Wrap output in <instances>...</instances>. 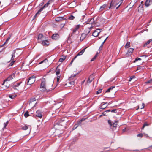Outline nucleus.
<instances>
[{"instance_id": "obj_35", "label": "nucleus", "mask_w": 152, "mask_h": 152, "mask_svg": "<svg viewBox=\"0 0 152 152\" xmlns=\"http://www.w3.org/2000/svg\"><path fill=\"white\" fill-rule=\"evenodd\" d=\"M75 18V17L73 16L72 15H70L69 17V20H74Z\"/></svg>"}, {"instance_id": "obj_34", "label": "nucleus", "mask_w": 152, "mask_h": 152, "mask_svg": "<svg viewBox=\"0 0 152 152\" xmlns=\"http://www.w3.org/2000/svg\"><path fill=\"white\" fill-rule=\"evenodd\" d=\"M60 126H61V125H60L58 124H56L54 125V128L55 129H57V128H59Z\"/></svg>"}, {"instance_id": "obj_19", "label": "nucleus", "mask_w": 152, "mask_h": 152, "mask_svg": "<svg viewBox=\"0 0 152 152\" xmlns=\"http://www.w3.org/2000/svg\"><path fill=\"white\" fill-rule=\"evenodd\" d=\"M52 1V0H49L48 2L43 7V8H44L46 7H48Z\"/></svg>"}, {"instance_id": "obj_39", "label": "nucleus", "mask_w": 152, "mask_h": 152, "mask_svg": "<svg viewBox=\"0 0 152 152\" xmlns=\"http://www.w3.org/2000/svg\"><path fill=\"white\" fill-rule=\"evenodd\" d=\"M56 70H57V71L56 72V75L58 76V75H59V74H60V69H57Z\"/></svg>"}, {"instance_id": "obj_41", "label": "nucleus", "mask_w": 152, "mask_h": 152, "mask_svg": "<svg viewBox=\"0 0 152 152\" xmlns=\"http://www.w3.org/2000/svg\"><path fill=\"white\" fill-rule=\"evenodd\" d=\"M76 76V74H75V75H72L69 78V80H72V79H73V78L75 77Z\"/></svg>"}, {"instance_id": "obj_55", "label": "nucleus", "mask_w": 152, "mask_h": 152, "mask_svg": "<svg viewBox=\"0 0 152 152\" xmlns=\"http://www.w3.org/2000/svg\"><path fill=\"white\" fill-rule=\"evenodd\" d=\"M48 62V60L46 59H45L43 61H41L40 63V64H41V63H42L43 62Z\"/></svg>"}, {"instance_id": "obj_17", "label": "nucleus", "mask_w": 152, "mask_h": 152, "mask_svg": "<svg viewBox=\"0 0 152 152\" xmlns=\"http://www.w3.org/2000/svg\"><path fill=\"white\" fill-rule=\"evenodd\" d=\"M143 5H140L138 7V11L139 12H141L143 10Z\"/></svg>"}, {"instance_id": "obj_54", "label": "nucleus", "mask_w": 152, "mask_h": 152, "mask_svg": "<svg viewBox=\"0 0 152 152\" xmlns=\"http://www.w3.org/2000/svg\"><path fill=\"white\" fill-rule=\"evenodd\" d=\"M141 60V58H138L135 59V61H134V62H136V61H138V60Z\"/></svg>"}, {"instance_id": "obj_11", "label": "nucleus", "mask_w": 152, "mask_h": 152, "mask_svg": "<svg viewBox=\"0 0 152 152\" xmlns=\"http://www.w3.org/2000/svg\"><path fill=\"white\" fill-rule=\"evenodd\" d=\"M65 19L63 17H59L56 18L55 20L56 21L60 22Z\"/></svg>"}, {"instance_id": "obj_43", "label": "nucleus", "mask_w": 152, "mask_h": 152, "mask_svg": "<svg viewBox=\"0 0 152 152\" xmlns=\"http://www.w3.org/2000/svg\"><path fill=\"white\" fill-rule=\"evenodd\" d=\"M20 83H17L16 85H13V88L15 89H16L15 87H16L19 86L20 85Z\"/></svg>"}, {"instance_id": "obj_20", "label": "nucleus", "mask_w": 152, "mask_h": 152, "mask_svg": "<svg viewBox=\"0 0 152 152\" xmlns=\"http://www.w3.org/2000/svg\"><path fill=\"white\" fill-rule=\"evenodd\" d=\"M44 9V8H43V7H42L35 14V16H34V17H36V16H37V15H38V14H39L43 10V9Z\"/></svg>"}, {"instance_id": "obj_13", "label": "nucleus", "mask_w": 152, "mask_h": 152, "mask_svg": "<svg viewBox=\"0 0 152 152\" xmlns=\"http://www.w3.org/2000/svg\"><path fill=\"white\" fill-rule=\"evenodd\" d=\"M80 26V25H77L75 28L73 30L72 33L73 34H75L76 31L79 28Z\"/></svg>"}, {"instance_id": "obj_37", "label": "nucleus", "mask_w": 152, "mask_h": 152, "mask_svg": "<svg viewBox=\"0 0 152 152\" xmlns=\"http://www.w3.org/2000/svg\"><path fill=\"white\" fill-rule=\"evenodd\" d=\"M16 95H10L9 96V97L12 99H13L15 97Z\"/></svg>"}, {"instance_id": "obj_51", "label": "nucleus", "mask_w": 152, "mask_h": 152, "mask_svg": "<svg viewBox=\"0 0 152 152\" xmlns=\"http://www.w3.org/2000/svg\"><path fill=\"white\" fill-rule=\"evenodd\" d=\"M60 78V76H59L58 75L57 77V81L58 83V82L59 81Z\"/></svg>"}, {"instance_id": "obj_38", "label": "nucleus", "mask_w": 152, "mask_h": 152, "mask_svg": "<svg viewBox=\"0 0 152 152\" xmlns=\"http://www.w3.org/2000/svg\"><path fill=\"white\" fill-rule=\"evenodd\" d=\"M9 123V121H7L6 123H4V126L3 127V129H5L6 128L7 126L8 125Z\"/></svg>"}, {"instance_id": "obj_53", "label": "nucleus", "mask_w": 152, "mask_h": 152, "mask_svg": "<svg viewBox=\"0 0 152 152\" xmlns=\"http://www.w3.org/2000/svg\"><path fill=\"white\" fill-rule=\"evenodd\" d=\"M151 82H152V79H151L149 80H148V81L146 82L145 83H151Z\"/></svg>"}, {"instance_id": "obj_36", "label": "nucleus", "mask_w": 152, "mask_h": 152, "mask_svg": "<svg viewBox=\"0 0 152 152\" xmlns=\"http://www.w3.org/2000/svg\"><path fill=\"white\" fill-rule=\"evenodd\" d=\"M88 79L93 80L94 79V76L93 74L91 75L89 77Z\"/></svg>"}, {"instance_id": "obj_64", "label": "nucleus", "mask_w": 152, "mask_h": 152, "mask_svg": "<svg viewBox=\"0 0 152 152\" xmlns=\"http://www.w3.org/2000/svg\"><path fill=\"white\" fill-rule=\"evenodd\" d=\"M132 79V77H131L130 78L129 80V82Z\"/></svg>"}, {"instance_id": "obj_44", "label": "nucleus", "mask_w": 152, "mask_h": 152, "mask_svg": "<svg viewBox=\"0 0 152 152\" xmlns=\"http://www.w3.org/2000/svg\"><path fill=\"white\" fill-rule=\"evenodd\" d=\"M36 113L37 114H41V113H42V111L40 110H38L36 111Z\"/></svg>"}, {"instance_id": "obj_21", "label": "nucleus", "mask_w": 152, "mask_h": 152, "mask_svg": "<svg viewBox=\"0 0 152 152\" xmlns=\"http://www.w3.org/2000/svg\"><path fill=\"white\" fill-rule=\"evenodd\" d=\"M42 45H43L48 46L49 45V43L47 40H44L42 41Z\"/></svg>"}, {"instance_id": "obj_7", "label": "nucleus", "mask_w": 152, "mask_h": 152, "mask_svg": "<svg viewBox=\"0 0 152 152\" xmlns=\"http://www.w3.org/2000/svg\"><path fill=\"white\" fill-rule=\"evenodd\" d=\"M117 110L114 109V110H107L104 111V112H103L102 113V114H105L106 113H107L108 112H111V113H118L117 112Z\"/></svg>"}, {"instance_id": "obj_47", "label": "nucleus", "mask_w": 152, "mask_h": 152, "mask_svg": "<svg viewBox=\"0 0 152 152\" xmlns=\"http://www.w3.org/2000/svg\"><path fill=\"white\" fill-rule=\"evenodd\" d=\"M82 121L80 120L77 122V123L76 124H77L78 125V126L80 125L81 124V123Z\"/></svg>"}, {"instance_id": "obj_59", "label": "nucleus", "mask_w": 152, "mask_h": 152, "mask_svg": "<svg viewBox=\"0 0 152 152\" xmlns=\"http://www.w3.org/2000/svg\"><path fill=\"white\" fill-rule=\"evenodd\" d=\"M61 58L63 59L64 60L65 59L66 57L65 56H63Z\"/></svg>"}, {"instance_id": "obj_58", "label": "nucleus", "mask_w": 152, "mask_h": 152, "mask_svg": "<svg viewBox=\"0 0 152 152\" xmlns=\"http://www.w3.org/2000/svg\"><path fill=\"white\" fill-rule=\"evenodd\" d=\"M87 118V117L86 118H83L80 120L82 122L83 121H84Z\"/></svg>"}, {"instance_id": "obj_12", "label": "nucleus", "mask_w": 152, "mask_h": 152, "mask_svg": "<svg viewBox=\"0 0 152 152\" xmlns=\"http://www.w3.org/2000/svg\"><path fill=\"white\" fill-rule=\"evenodd\" d=\"M86 49V48H85L84 49L82 50L81 51L79 52L78 54L75 57V58H76L77 57L79 56H81L82 55L83 53L84 52L85 50V49Z\"/></svg>"}, {"instance_id": "obj_5", "label": "nucleus", "mask_w": 152, "mask_h": 152, "mask_svg": "<svg viewBox=\"0 0 152 152\" xmlns=\"http://www.w3.org/2000/svg\"><path fill=\"white\" fill-rule=\"evenodd\" d=\"M15 50H14L12 54L11 55V59L10 61L12 60V61L10 63V64L9 66H11L13 65L14 63L15 62V61H13L14 60V58L15 57Z\"/></svg>"}, {"instance_id": "obj_27", "label": "nucleus", "mask_w": 152, "mask_h": 152, "mask_svg": "<svg viewBox=\"0 0 152 152\" xmlns=\"http://www.w3.org/2000/svg\"><path fill=\"white\" fill-rule=\"evenodd\" d=\"M130 42H128L125 46V48H128L130 46Z\"/></svg>"}, {"instance_id": "obj_9", "label": "nucleus", "mask_w": 152, "mask_h": 152, "mask_svg": "<svg viewBox=\"0 0 152 152\" xmlns=\"http://www.w3.org/2000/svg\"><path fill=\"white\" fill-rule=\"evenodd\" d=\"M93 26L92 25H91V26L90 27H88V28H86L85 30V33L88 35L90 32L91 30V29L92 28Z\"/></svg>"}, {"instance_id": "obj_63", "label": "nucleus", "mask_w": 152, "mask_h": 152, "mask_svg": "<svg viewBox=\"0 0 152 152\" xmlns=\"http://www.w3.org/2000/svg\"><path fill=\"white\" fill-rule=\"evenodd\" d=\"M141 68L140 67H138L137 68V70H139V69H140Z\"/></svg>"}, {"instance_id": "obj_23", "label": "nucleus", "mask_w": 152, "mask_h": 152, "mask_svg": "<svg viewBox=\"0 0 152 152\" xmlns=\"http://www.w3.org/2000/svg\"><path fill=\"white\" fill-rule=\"evenodd\" d=\"M90 21H88L89 23L87 24V25H90L91 24H92V23H94V19L93 18L90 19Z\"/></svg>"}, {"instance_id": "obj_6", "label": "nucleus", "mask_w": 152, "mask_h": 152, "mask_svg": "<svg viewBox=\"0 0 152 152\" xmlns=\"http://www.w3.org/2000/svg\"><path fill=\"white\" fill-rule=\"evenodd\" d=\"M15 77V74L14 73L12 74L10 76H9L7 79H6L4 81L3 85H4L5 84L6 82L8 81H10L12 79L14 78Z\"/></svg>"}, {"instance_id": "obj_29", "label": "nucleus", "mask_w": 152, "mask_h": 152, "mask_svg": "<svg viewBox=\"0 0 152 152\" xmlns=\"http://www.w3.org/2000/svg\"><path fill=\"white\" fill-rule=\"evenodd\" d=\"M107 6L106 5L104 4L102 6H101L100 8V10L102 11L104 9V8L106 7Z\"/></svg>"}, {"instance_id": "obj_15", "label": "nucleus", "mask_w": 152, "mask_h": 152, "mask_svg": "<svg viewBox=\"0 0 152 152\" xmlns=\"http://www.w3.org/2000/svg\"><path fill=\"white\" fill-rule=\"evenodd\" d=\"M59 37V35L57 34H54L52 36V38L53 39L56 40Z\"/></svg>"}, {"instance_id": "obj_61", "label": "nucleus", "mask_w": 152, "mask_h": 152, "mask_svg": "<svg viewBox=\"0 0 152 152\" xmlns=\"http://www.w3.org/2000/svg\"><path fill=\"white\" fill-rule=\"evenodd\" d=\"M24 116L25 118H27L30 116V115H24Z\"/></svg>"}, {"instance_id": "obj_24", "label": "nucleus", "mask_w": 152, "mask_h": 152, "mask_svg": "<svg viewBox=\"0 0 152 152\" xmlns=\"http://www.w3.org/2000/svg\"><path fill=\"white\" fill-rule=\"evenodd\" d=\"M98 54V53H97L96 54H95V56H94V57L91 60V61L92 62V61H93L94 60H95L97 57Z\"/></svg>"}, {"instance_id": "obj_16", "label": "nucleus", "mask_w": 152, "mask_h": 152, "mask_svg": "<svg viewBox=\"0 0 152 152\" xmlns=\"http://www.w3.org/2000/svg\"><path fill=\"white\" fill-rule=\"evenodd\" d=\"M87 35L85 33H83L81 36L80 39V40H83L86 37Z\"/></svg>"}, {"instance_id": "obj_60", "label": "nucleus", "mask_w": 152, "mask_h": 152, "mask_svg": "<svg viewBox=\"0 0 152 152\" xmlns=\"http://www.w3.org/2000/svg\"><path fill=\"white\" fill-rule=\"evenodd\" d=\"M69 83L72 85H74L75 84L74 82L73 81H71L69 82Z\"/></svg>"}, {"instance_id": "obj_31", "label": "nucleus", "mask_w": 152, "mask_h": 152, "mask_svg": "<svg viewBox=\"0 0 152 152\" xmlns=\"http://www.w3.org/2000/svg\"><path fill=\"white\" fill-rule=\"evenodd\" d=\"M148 125H149V124H148L147 122H145L144 123V124H143V126H142V128L141 129H143L144 128V127L145 126H148Z\"/></svg>"}, {"instance_id": "obj_33", "label": "nucleus", "mask_w": 152, "mask_h": 152, "mask_svg": "<svg viewBox=\"0 0 152 152\" xmlns=\"http://www.w3.org/2000/svg\"><path fill=\"white\" fill-rule=\"evenodd\" d=\"M108 37H107L106 39L104 40V42L102 43V44L100 46V48H99V50L100 49H101V48H102L103 46V44H104V43L105 42V41H106V40H107V38H108Z\"/></svg>"}, {"instance_id": "obj_42", "label": "nucleus", "mask_w": 152, "mask_h": 152, "mask_svg": "<svg viewBox=\"0 0 152 152\" xmlns=\"http://www.w3.org/2000/svg\"><path fill=\"white\" fill-rule=\"evenodd\" d=\"M108 122L110 126H112L113 124L112 121H111L110 120H108Z\"/></svg>"}, {"instance_id": "obj_50", "label": "nucleus", "mask_w": 152, "mask_h": 152, "mask_svg": "<svg viewBox=\"0 0 152 152\" xmlns=\"http://www.w3.org/2000/svg\"><path fill=\"white\" fill-rule=\"evenodd\" d=\"M92 80H91L90 79L88 78V80L87 81V83L88 84L90 83L92 81Z\"/></svg>"}, {"instance_id": "obj_14", "label": "nucleus", "mask_w": 152, "mask_h": 152, "mask_svg": "<svg viewBox=\"0 0 152 152\" xmlns=\"http://www.w3.org/2000/svg\"><path fill=\"white\" fill-rule=\"evenodd\" d=\"M134 49L132 48H130L128 50L127 52L126 53V54L128 55H131L132 53H133Z\"/></svg>"}, {"instance_id": "obj_57", "label": "nucleus", "mask_w": 152, "mask_h": 152, "mask_svg": "<svg viewBox=\"0 0 152 152\" xmlns=\"http://www.w3.org/2000/svg\"><path fill=\"white\" fill-rule=\"evenodd\" d=\"M64 60L63 59L61 58H60L59 60V62H63Z\"/></svg>"}, {"instance_id": "obj_3", "label": "nucleus", "mask_w": 152, "mask_h": 152, "mask_svg": "<svg viewBox=\"0 0 152 152\" xmlns=\"http://www.w3.org/2000/svg\"><path fill=\"white\" fill-rule=\"evenodd\" d=\"M37 103V102H36L35 99L34 98L30 99L29 102V105L31 107H33L36 106V104Z\"/></svg>"}, {"instance_id": "obj_8", "label": "nucleus", "mask_w": 152, "mask_h": 152, "mask_svg": "<svg viewBox=\"0 0 152 152\" xmlns=\"http://www.w3.org/2000/svg\"><path fill=\"white\" fill-rule=\"evenodd\" d=\"M101 29H97L92 33V35L94 37L97 36L101 32Z\"/></svg>"}, {"instance_id": "obj_32", "label": "nucleus", "mask_w": 152, "mask_h": 152, "mask_svg": "<svg viewBox=\"0 0 152 152\" xmlns=\"http://www.w3.org/2000/svg\"><path fill=\"white\" fill-rule=\"evenodd\" d=\"M115 86H112L110 87L109 88H108L106 91V92H109L110 91V90H112L113 88H115Z\"/></svg>"}, {"instance_id": "obj_40", "label": "nucleus", "mask_w": 152, "mask_h": 152, "mask_svg": "<svg viewBox=\"0 0 152 152\" xmlns=\"http://www.w3.org/2000/svg\"><path fill=\"white\" fill-rule=\"evenodd\" d=\"M42 117V115H36L35 118H37V117H38L39 118L41 119Z\"/></svg>"}, {"instance_id": "obj_49", "label": "nucleus", "mask_w": 152, "mask_h": 152, "mask_svg": "<svg viewBox=\"0 0 152 152\" xmlns=\"http://www.w3.org/2000/svg\"><path fill=\"white\" fill-rule=\"evenodd\" d=\"M10 37H11V36H10L6 40V41L3 44V45L5 44V43H6L10 39Z\"/></svg>"}, {"instance_id": "obj_52", "label": "nucleus", "mask_w": 152, "mask_h": 152, "mask_svg": "<svg viewBox=\"0 0 152 152\" xmlns=\"http://www.w3.org/2000/svg\"><path fill=\"white\" fill-rule=\"evenodd\" d=\"M65 119H67V118H66V117L62 118H61V121H64L66 120Z\"/></svg>"}, {"instance_id": "obj_46", "label": "nucleus", "mask_w": 152, "mask_h": 152, "mask_svg": "<svg viewBox=\"0 0 152 152\" xmlns=\"http://www.w3.org/2000/svg\"><path fill=\"white\" fill-rule=\"evenodd\" d=\"M78 125H77V124H76L74 126H73V128H72V129L73 130H74L75 129H76L77 127L78 126Z\"/></svg>"}, {"instance_id": "obj_30", "label": "nucleus", "mask_w": 152, "mask_h": 152, "mask_svg": "<svg viewBox=\"0 0 152 152\" xmlns=\"http://www.w3.org/2000/svg\"><path fill=\"white\" fill-rule=\"evenodd\" d=\"M145 106V104L143 103H142V105H140L138 106V108H140L141 109H143L144 108Z\"/></svg>"}, {"instance_id": "obj_2", "label": "nucleus", "mask_w": 152, "mask_h": 152, "mask_svg": "<svg viewBox=\"0 0 152 152\" xmlns=\"http://www.w3.org/2000/svg\"><path fill=\"white\" fill-rule=\"evenodd\" d=\"M40 90L41 91H47V92L48 91H50L52 90L54 88H51L50 89H49L48 91L47 89L45 86V78H43L42 79V82L40 86Z\"/></svg>"}, {"instance_id": "obj_10", "label": "nucleus", "mask_w": 152, "mask_h": 152, "mask_svg": "<svg viewBox=\"0 0 152 152\" xmlns=\"http://www.w3.org/2000/svg\"><path fill=\"white\" fill-rule=\"evenodd\" d=\"M152 0H146L145 3V5L146 7H148L152 4Z\"/></svg>"}, {"instance_id": "obj_56", "label": "nucleus", "mask_w": 152, "mask_h": 152, "mask_svg": "<svg viewBox=\"0 0 152 152\" xmlns=\"http://www.w3.org/2000/svg\"><path fill=\"white\" fill-rule=\"evenodd\" d=\"M53 83V80H52L51 82H50V86H52Z\"/></svg>"}, {"instance_id": "obj_4", "label": "nucleus", "mask_w": 152, "mask_h": 152, "mask_svg": "<svg viewBox=\"0 0 152 152\" xmlns=\"http://www.w3.org/2000/svg\"><path fill=\"white\" fill-rule=\"evenodd\" d=\"M35 77L34 76H32L30 77L27 82V84L30 85L33 84L35 81Z\"/></svg>"}, {"instance_id": "obj_22", "label": "nucleus", "mask_w": 152, "mask_h": 152, "mask_svg": "<svg viewBox=\"0 0 152 152\" xmlns=\"http://www.w3.org/2000/svg\"><path fill=\"white\" fill-rule=\"evenodd\" d=\"M151 42H152V39H151L149 40L145 43L144 45V47L147 46Z\"/></svg>"}, {"instance_id": "obj_45", "label": "nucleus", "mask_w": 152, "mask_h": 152, "mask_svg": "<svg viewBox=\"0 0 152 152\" xmlns=\"http://www.w3.org/2000/svg\"><path fill=\"white\" fill-rule=\"evenodd\" d=\"M143 136V135L142 133H140L137 135V137H142Z\"/></svg>"}, {"instance_id": "obj_48", "label": "nucleus", "mask_w": 152, "mask_h": 152, "mask_svg": "<svg viewBox=\"0 0 152 152\" xmlns=\"http://www.w3.org/2000/svg\"><path fill=\"white\" fill-rule=\"evenodd\" d=\"M102 91V89H100L98 91H96V94H99V93H101Z\"/></svg>"}, {"instance_id": "obj_28", "label": "nucleus", "mask_w": 152, "mask_h": 152, "mask_svg": "<svg viewBox=\"0 0 152 152\" xmlns=\"http://www.w3.org/2000/svg\"><path fill=\"white\" fill-rule=\"evenodd\" d=\"M43 37V36L42 34H39L38 36V39H42Z\"/></svg>"}, {"instance_id": "obj_25", "label": "nucleus", "mask_w": 152, "mask_h": 152, "mask_svg": "<svg viewBox=\"0 0 152 152\" xmlns=\"http://www.w3.org/2000/svg\"><path fill=\"white\" fill-rule=\"evenodd\" d=\"M28 126L26 125L21 126V129L23 130H26L28 129Z\"/></svg>"}, {"instance_id": "obj_62", "label": "nucleus", "mask_w": 152, "mask_h": 152, "mask_svg": "<svg viewBox=\"0 0 152 152\" xmlns=\"http://www.w3.org/2000/svg\"><path fill=\"white\" fill-rule=\"evenodd\" d=\"M75 58L72 59V61H71V63L70 64V65H71L72 64V62H73L74 60L75 59Z\"/></svg>"}, {"instance_id": "obj_18", "label": "nucleus", "mask_w": 152, "mask_h": 152, "mask_svg": "<svg viewBox=\"0 0 152 152\" xmlns=\"http://www.w3.org/2000/svg\"><path fill=\"white\" fill-rule=\"evenodd\" d=\"M118 121H115V122H113L112 124V126L113 129H115L117 127V123L118 122Z\"/></svg>"}, {"instance_id": "obj_26", "label": "nucleus", "mask_w": 152, "mask_h": 152, "mask_svg": "<svg viewBox=\"0 0 152 152\" xmlns=\"http://www.w3.org/2000/svg\"><path fill=\"white\" fill-rule=\"evenodd\" d=\"M107 106V105L106 103L102 105L100 107V108L102 109H104Z\"/></svg>"}, {"instance_id": "obj_1", "label": "nucleus", "mask_w": 152, "mask_h": 152, "mask_svg": "<svg viewBox=\"0 0 152 152\" xmlns=\"http://www.w3.org/2000/svg\"><path fill=\"white\" fill-rule=\"evenodd\" d=\"M123 1L122 0H121L119 2H118V1L115 0H113L110 5V6L109 7V9H113L119 3V4L118 5V7H117L116 8V9H118L121 4L122 3Z\"/></svg>"}]
</instances>
